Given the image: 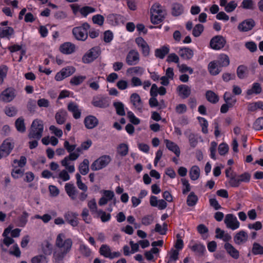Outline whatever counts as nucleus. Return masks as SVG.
<instances>
[{
  "label": "nucleus",
  "instance_id": "obj_55",
  "mask_svg": "<svg viewBox=\"0 0 263 263\" xmlns=\"http://www.w3.org/2000/svg\"><path fill=\"white\" fill-rule=\"evenodd\" d=\"M247 71V68L243 65H240L237 69V75L238 77L242 79L245 78Z\"/></svg>",
  "mask_w": 263,
  "mask_h": 263
},
{
  "label": "nucleus",
  "instance_id": "obj_1",
  "mask_svg": "<svg viewBox=\"0 0 263 263\" xmlns=\"http://www.w3.org/2000/svg\"><path fill=\"white\" fill-rule=\"evenodd\" d=\"M73 244L71 238L65 239L63 233H60L57 236L55 245L56 248L53 252V259L56 263H60L70 251Z\"/></svg>",
  "mask_w": 263,
  "mask_h": 263
},
{
  "label": "nucleus",
  "instance_id": "obj_7",
  "mask_svg": "<svg viewBox=\"0 0 263 263\" xmlns=\"http://www.w3.org/2000/svg\"><path fill=\"white\" fill-rule=\"evenodd\" d=\"M80 154L76 152H71L69 156L65 157L61 162L62 166L65 167L66 169L70 173L75 171L74 165H69L70 161H74L79 157Z\"/></svg>",
  "mask_w": 263,
  "mask_h": 263
},
{
  "label": "nucleus",
  "instance_id": "obj_48",
  "mask_svg": "<svg viewBox=\"0 0 263 263\" xmlns=\"http://www.w3.org/2000/svg\"><path fill=\"white\" fill-rule=\"evenodd\" d=\"M86 77L85 76H77L72 77L70 83L74 85H79L81 84L85 79Z\"/></svg>",
  "mask_w": 263,
  "mask_h": 263
},
{
  "label": "nucleus",
  "instance_id": "obj_42",
  "mask_svg": "<svg viewBox=\"0 0 263 263\" xmlns=\"http://www.w3.org/2000/svg\"><path fill=\"white\" fill-rule=\"evenodd\" d=\"M262 88L260 84L258 83H254L252 88L247 91L248 95H251L253 93L259 94L261 92Z\"/></svg>",
  "mask_w": 263,
  "mask_h": 263
},
{
  "label": "nucleus",
  "instance_id": "obj_53",
  "mask_svg": "<svg viewBox=\"0 0 263 263\" xmlns=\"http://www.w3.org/2000/svg\"><path fill=\"white\" fill-rule=\"evenodd\" d=\"M229 183L232 187H238L240 184V182L237 176L235 175H231V177L229 179Z\"/></svg>",
  "mask_w": 263,
  "mask_h": 263
},
{
  "label": "nucleus",
  "instance_id": "obj_46",
  "mask_svg": "<svg viewBox=\"0 0 263 263\" xmlns=\"http://www.w3.org/2000/svg\"><path fill=\"white\" fill-rule=\"evenodd\" d=\"M241 7L245 9L253 10L255 8V4L253 0H243Z\"/></svg>",
  "mask_w": 263,
  "mask_h": 263
},
{
  "label": "nucleus",
  "instance_id": "obj_23",
  "mask_svg": "<svg viewBox=\"0 0 263 263\" xmlns=\"http://www.w3.org/2000/svg\"><path fill=\"white\" fill-rule=\"evenodd\" d=\"M178 54L180 57L186 60H190L194 55L193 50L187 47H183L180 48Z\"/></svg>",
  "mask_w": 263,
  "mask_h": 263
},
{
  "label": "nucleus",
  "instance_id": "obj_10",
  "mask_svg": "<svg viewBox=\"0 0 263 263\" xmlns=\"http://www.w3.org/2000/svg\"><path fill=\"white\" fill-rule=\"evenodd\" d=\"M226 43V40L222 36L216 35L211 40L210 46L214 50H219L224 46Z\"/></svg>",
  "mask_w": 263,
  "mask_h": 263
},
{
  "label": "nucleus",
  "instance_id": "obj_11",
  "mask_svg": "<svg viewBox=\"0 0 263 263\" xmlns=\"http://www.w3.org/2000/svg\"><path fill=\"white\" fill-rule=\"evenodd\" d=\"M139 53L136 50H130L126 57V62L129 66L137 65L139 63Z\"/></svg>",
  "mask_w": 263,
  "mask_h": 263
},
{
  "label": "nucleus",
  "instance_id": "obj_62",
  "mask_svg": "<svg viewBox=\"0 0 263 263\" xmlns=\"http://www.w3.org/2000/svg\"><path fill=\"white\" fill-rule=\"evenodd\" d=\"M5 114L9 117H13L17 114V109L14 106L6 107L5 109Z\"/></svg>",
  "mask_w": 263,
  "mask_h": 263
},
{
  "label": "nucleus",
  "instance_id": "obj_52",
  "mask_svg": "<svg viewBox=\"0 0 263 263\" xmlns=\"http://www.w3.org/2000/svg\"><path fill=\"white\" fill-rule=\"evenodd\" d=\"M204 27L202 24H198L195 25L192 31L193 35L195 37H198L203 32Z\"/></svg>",
  "mask_w": 263,
  "mask_h": 263
},
{
  "label": "nucleus",
  "instance_id": "obj_60",
  "mask_svg": "<svg viewBox=\"0 0 263 263\" xmlns=\"http://www.w3.org/2000/svg\"><path fill=\"white\" fill-rule=\"evenodd\" d=\"M127 117L129 120V121L134 124V125H138L140 123V120L136 117L134 113L130 111L127 112Z\"/></svg>",
  "mask_w": 263,
  "mask_h": 263
},
{
  "label": "nucleus",
  "instance_id": "obj_3",
  "mask_svg": "<svg viewBox=\"0 0 263 263\" xmlns=\"http://www.w3.org/2000/svg\"><path fill=\"white\" fill-rule=\"evenodd\" d=\"M44 129L43 122L39 119L34 120L32 124L28 134L30 139L39 140L42 136Z\"/></svg>",
  "mask_w": 263,
  "mask_h": 263
},
{
  "label": "nucleus",
  "instance_id": "obj_41",
  "mask_svg": "<svg viewBox=\"0 0 263 263\" xmlns=\"http://www.w3.org/2000/svg\"><path fill=\"white\" fill-rule=\"evenodd\" d=\"M198 200V197L194 192H191L188 195L186 199V203L188 206H194L197 202Z\"/></svg>",
  "mask_w": 263,
  "mask_h": 263
},
{
  "label": "nucleus",
  "instance_id": "obj_20",
  "mask_svg": "<svg viewBox=\"0 0 263 263\" xmlns=\"http://www.w3.org/2000/svg\"><path fill=\"white\" fill-rule=\"evenodd\" d=\"M67 109L69 111L72 112L74 119H78L81 117V112L77 103L73 102H69L67 105Z\"/></svg>",
  "mask_w": 263,
  "mask_h": 263
},
{
  "label": "nucleus",
  "instance_id": "obj_24",
  "mask_svg": "<svg viewBox=\"0 0 263 263\" xmlns=\"http://www.w3.org/2000/svg\"><path fill=\"white\" fill-rule=\"evenodd\" d=\"M84 124L88 129H92L98 124V120L93 116H88L84 119Z\"/></svg>",
  "mask_w": 263,
  "mask_h": 263
},
{
  "label": "nucleus",
  "instance_id": "obj_19",
  "mask_svg": "<svg viewBox=\"0 0 263 263\" xmlns=\"http://www.w3.org/2000/svg\"><path fill=\"white\" fill-rule=\"evenodd\" d=\"M248 239V234L241 230L237 233L234 236V241L237 245H241L247 241Z\"/></svg>",
  "mask_w": 263,
  "mask_h": 263
},
{
  "label": "nucleus",
  "instance_id": "obj_17",
  "mask_svg": "<svg viewBox=\"0 0 263 263\" xmlns=\"http://www.w3.org/2000/svg\"><path fill=\"white\" fill-rule=\"evenodd\" d=\"M135 42L138 46L141 49L143 56H148L149 53V47L144 40L141 37H138L136 39Z\"/></svg>",
  "mask_w": 263,
  "mask_h": 263
},
{
  "label": "nucleus",
  "instance_id": "obj_34",
  "mask_svg": "<svg viewBox=\"0 0 263 263\" xmlns=\"http://www.w3.org/2000/svg\"><path fill=\"white\" fill-rule=\"evenodd\" d=\"M169 51V48L164 46L160 48L156 49L155 51V54L156 57L163 59L168 53Z\"/></svg>",
  "mask_w": 263,
  "mask_h": 263
},
{
  "label": "nucleus",
  "instance_id": "obj_43",
  "mask_svg": "<svg viewBox=\"0 0 263 263\" xmlns=\"http://www.w3.org/2000/svg\"><path fill=\"white\" fill-rule=\"evenodd\" d=\"M113 105L116 108V112L118 115L123 116L125 115L124 105L122 102H115L114 103Z\"/></svg>",
  "mask_w": 263,
  "mask_h": 263
},
{
  "label": "nucleus",
  "instance_id": "obj_47",
  "mask_svg": "<svg viewBox=\"0 0 263 263\" xmlns=\"http://www.w3.org/2000/svg\"><path fill=\"white\" fill-rule=\"evenodd\" d=\"M252 252L254 255H263V247L257 242L253 244Z\"/></svg>",
  "mask_w": 263,
  "mask_h": 263
},
{
  "label": "nucleus",
  "instance_id": "obj_26",
  "mask_svg": "<svg viewBox=\"0 0 263 263\" xmlns=\"http://www.w3.org/2000/svg\"><path fill=\"white\" fill-rule=\"evenodd\" d=\"M179 95L183 99L187 98L191 93V87L186 85H180L177 87Z\"/></svg>",
  "mask_w": 263,
  "mask_h": 263
},
{
  "label": "nucleus",
  "instance_id": "obj_32",
  "mask_svg": "<svg viewBox=\"0 0 263 263\" xmlns=\"http://www.w3.org/2000/svg\"><path fill=\"white\" fill-rule=\"evenodd\" d=\"M67 112L66 110L61 109L59 110L55 115L56 122L59 124H63L67 119Z\"/></svg>",
  "mask_w": 263,
  "mask_h": 263
},
{
  "label": "nucleus",
  "instance_id": "obj_45",
  "mask_svg": "<svg viewBox=\"0 0 263 263\" xmlns=\"http://www.w3.org/2000/svg\"><path fill=\"white\" fill-rule=\"evenodd\" d=\"M183 12V6L180 4H174L172 7V14L174 16H179Z\"/></svg>",
  "mask_w": 263,
  "mask_h": 263
},
{
  "label": "nucleus",
  "instance_id": "obj_51",
  "mask_svg": "<svg viewBox=\"0 0 263 263\" xmlns=\"http://www.w3.org/2000/svg\"><path fill=\"white\" fill-rule=\"evenodd\" d=\"M76 178L77 179V185L78 188L84 192H86L87 190V186L82 182L81 175L77 173L76 175Z\"/></svg>",
  "mask_w": 263,
  "mask_h": 263
},
{
  "label": "nucleus",
  "instance_id": "obj_38",
  "mask_svg": "<svg viewBox=\"0 0 263 263\" xmlns=\"http://www.w3.org/2000/svg\"><path fill=\"white\" fill-rule=\"evenodd\" d=\"M205 97L209 102L213 104L216 103L219 100L218 96L212 90H208L206 92Z\"/></svg>",
  "mask_w": 263,
  "mask_h": 263
},
{
  "label": "nucleus",
  "instance_id": "obj_56",
  "mask_svg": "<svg viewBox=\"0 0 263 263\" xmlns=\"http://www.w3.org/2000/svg\"><path fill=\"white\" fill-rule=\"evenodd\" d=\"M79 251L80 253L85 257H88L91 254V251L89 248L84 244L80 245Z\"/></svg>",
  "mask_w": 263,
  "mask_h": 263
},
{
  "label": "nucleus",
  "instance_id": "obj_33",
  "mask_svg": "<svg viewBox=\"0 0 263 263\" xmlns=\"http://www.w3.org/2000/svg\"><path fill=\"white\" fill-rule=\"evenodd\" d=\"M215 61L218 64L219 67H227L230 64V59L225 54H220L217 59Z\"/></svg>",
  "mask_w": 263,
  "mask_h": 263
},
{
  "label": "nucleus",
  "instance_id": "obj_40",
  "mask_svg": "<svg viewBox=\"0 0 263 263\" xmlns=\"http://www.w3.org/2000/svg\"><path fill=\"white\" fill-rule=\"evenodd\" d=\"M14 242V240L12 238L9 236L4 237V239L2 240V242L0 245L1 248L3 251L6 252L7 251V248H5L4 246L8 247L10 245L13 243Z\"/></svg>",
  "mask_w": 263,
  "mask_h": 263
},
{
  "label": "nucleus",
  "instance_id": "obj_22",
  "mask_svg": "<svg viewBox=\"0 0 263 263\" xmlns=\"http://www.w3.org/2000/svg\"><path fill=\"white\" fill-rule=\"evenodd\" d=\"M224 248L227 253L234 259H237L239 257V251L231 243L226 242L224 245Z\"/></svg>",
  "mask_w": 263,
  "mask_h": 263
},
{
  "label": "nucleus",
  "instance_id": "obj_6",
  "mask_svg": "<svg viewBox=\"0 0 263 263\" xmlns=\"http://www.w3.org/2000/svg\"><path fill=\"white\" fill-rule=\"evenodd\" d=\"M110 161L111 158L109 156H102L96 160L91 164L90 168L94 171L101 170L106 167L109 163Z\"/></svg>",
  "mask_w": 263,
  "mask_h": 263
},
{
  "label": "nucleus",
  "instance_id": "obj_8",
  "mask_svg": "<svg viewBox=\"0 0 263 263\" xmlns=\"http://www.w3.org/2000/svg\"><path fill=\"white\" fill-rule=\"evenodd\" d=\"M100 53L101 51L99 47H93L83 57L82 61L84 63H89L96 59Z\"/></svg>",
  "mask_w": 263,
  "mask_h": 263
},
{
  "label": "nucleus",
  "instance_id": "obj_21",
  "mask_svg": "<svg viewBox=\"0 0 263 263\" xmlns=\"http://www.w3.org/2000/svg\"><path fill=\"white\" fill-rule=\"evenodd\" d=\"M92 104L97 107L106 108L109 105V101L107 98H97L93 99Z\"/></svg>",
  "mask_w": 263,
  "mask_h": 263
},
{
  "label": "nucleus",
  "instance_id": "obj_44",
  "mask_svg": "<svg viewBox=\"0 0 263 263\" xmlns=\"http://www.w3.org/2000/svg\"><path fill=\"white\" fill-rule=\"evenodd\" d=\"M15 127L19 132L24 133L26 130L24 120L22 117L18 118L15 122Z\"/></svg>",
  "mask_w": 263,
  "mask_h": 263
},
{
  "label": "nucleus",
  "instance_id": "obj_50",
  "mask_svg": "<svg viewBox=\"0 0 263 263\" xmlns=\"http://www.w3.org/2000/svg\"><path fill=\"white\" fill-rule=\"evenodd\" d=\"M128 145L124 143L120 144L117 148L118 153L122 156H126L128 153Z\"/></svg>",
  "mask_w": 263,
  "mask_h": 263
},
{
  "label": "nucleus",
  "instance_id": "obj_58",
  "mask_svg": "<svg viewBox=\"0 0 263 263\" xmlns=\"http://www.w3.org/2000/svg\"><path fill=\"white\" fill-rule=\"evenodd\" d=\"M92 20L93 23L102 26L104 23V18L100 14H97L92 16Z\"/></svg>",
  "mask_w": 263,
  "mask_h": 263
},
{
  "label": "nucleus",
  "instance_id": "obj_13",
  "mask_svg": "<svg viewBox=\"0 0 263 263\" xmlns=\"http://www.w3.org/2000/svg\"><path fill=\"white\" fill-rule=\"evenodd\" d=\"M15 89L9 87L4 90L0 95V100L5 102L11 101L15 97Z\"/></svg>",
  "mask_w": 263,
  "mask_h": 263
},
{
  "label": "nucleus",
  "instance_id": "obj_37",
  "mask_svg": "<svg viewBox=\"0 0 263 263\" xmlns=\"http://www.w3.org/2000/svg\"><path fill=\"white\" fill-rule=\"evenodd\" d=\"M89 161L87 159H84L83 162L81 163L79 166L80 173L82 175H86L89 172Z\"/></svg>",
  "mask_w": 263,
  "mask_h": 263
},
{
  "label": "nucleus",
  "instance_id": "obj_63",
  "mask_svg": "<svg viewBox=\"0 0 263 263\" xmlns=\"http://www.w3.org/2000/svg\"><path fill=\"white\" fill-rule=\"evenodd\" d=\"M23 174L24 170L19 168H15L13 169L11 172L12 176L15 179L21 177Z\"/></svg>",
  "mask_w": 263,
  "mask_h": 263
},
{
  "label": "nucleus",
  "instance_id": "obj_64",
  "mask_svg": "<svg viewBox=\"0 0 263 263\" xmlns=\"http://www.w3.org/2000/svg\"><path fill=\"white\" fill-rule=\"evenodd\" d=\"M245 47L251 52H254L257 50V45L253 41L246 42Z\"/></svg>",
  "mask_w": 263,
  "mask_h": 263
},
{
  "label": "nucleus",
  "instance_id": "obj_5",
  "mask_svg": "<svg viewBox=\"0 0 263 263\" xmlns=\"http://www.w3.org/2000/svg\"><path fill=\"white\" fill-rule=\"evenodd\" d=\"M14 140L11 138L5 139L0 146V159L8 156L14 147Z\"/></svg>",
  "mask_w": 263,
  "mask_h": 263
},
{
  "label": "nucleus",
  "instance_id": "obj_31",
  "mask_svg": "<svg viewBox=\"0 0 263 263\" xmlns=\"http://www.w3.org/2000/svg\"><path fill=\"white\" fill-rule=\"evenodd\" d=\"M208 69L211 74L216 76L221 71V67L215 61L211 62L208 65Z\"/></svg>",
  "mask_w": 263,
  "mask_h": 263
},
{
  "label": "nucleus",
  "instance_id": "obj_39",
  "mask_svg": "<svg viewBox=\"0 0 263 263\" xmlns=\"http://www.w3.org/2000/svg\"><path fill=\"white\" fill-rule=\"evenodd\" d=\"M190 177L192 180H197L200 176V169L197 165H194L190 171Z\"/></svg>",
  "mask_w": 263,
  "mask_h": 263
},
{
  "label": "nucleus",
  "instance_id": "obj_59",
  "mask_svg": "<svg viewBox=\"0 0 263 263\" xmlns=\"http://www.w3.org/2000/svg\"><path fill=\"white\" fill-rule=\"evenodd\" d=\"M253 128L256 130L263 129V117L258 118L253 124Z\"/></svg>",
  "mask_w": 263,
  "mask_h": 263
},
{
  "label": "nucleus",
  "instance_id": "obj_9",
  "mask_svg": "<svg viewBox=\"0 0 263 263\" xmlns=\"http://www.w3.org/2000/svg\"><path fill=\"white\" fill-rule=\"evenodd\" d=\"M224 222L227 228L232 230L238 229L240 226V223L238 221L236 217L232 214L226 215Z\"/></svg>",
  "mask_w": 263,
  "mask_h": 263
},
{
  "label": "nucleus",
  "instance_id": "obj_15",
  "mask_svg": "<svg viewBox=\"0 0 263 263\" xmlns=\"http://www.w3.org/2000/svg\"><path fill=\"white\" fill-rule=\"evenodd\" d=\"M130 101L134 107L140 112H142L143 103L140 96L137 93H133L130 97Z\"/></svg>",
  "mask_w": 263,
  "mask_h": 263
},
{
  "label": "nucleus",
  "instance_id": "obj_18",
  "mask_svg": "<svg viewBox=\"0 0 263 263\" xmlns=\"http://www.w3.org/2000/svg\"><path fill=\"white\" fill-rule=\"evenodd\" d=\"M78 214L72 212H68L64 214L66 221L72 227H76L78 224L77 217Z\"/></svg>",
  "mask_w": 263,
  "mask_h": 263
},
{
  "label": "nucleus",
  "instance_id": "obj_4",
  "mask_svg": "<svg viewBox=\"0 0 263 263\" xmlns=\"http://www.w3.org/2000/svg\"><path fill=\"white\" fill-rule=\"evenodd\" d=\"M89 29H90V25L87 23H84L82 26L74 27L72 32L77 40L84 41L88 37Z\"/></svg>",
  "mask_w": 263,
  "mask_h": 263
},
{
  "label": "nucleus",
  "instance_id": "obj_54",
  "mask_svg": "<svg viewBox=\"0 0 263 263\" xmlns=\"http://www.w3.org/2000/svg\"><path fill=\"white\" fill-rule=\"evenodd\" d=\"M81 14L86 17L89 13H93L96 11V9L89 6H85L79 10Z\"/></svg>",
  "mask_w": 263,
  "mask_h": 263
},
{
  "label": "nucleus",
  "instance_id": "obj_14",
  "mask_svg": "<svg viewBox=\"0 0 263 263\" xmlns=\"http://www.w3.org/2000/svg\"><path fill=\"white\" fill-rule=\"evenodd\" d=\"M255 25V21L252 18H249L239 23L237 28L241 32H247L252 30Z\"/></svg>",
  "mask_w": 263,
  "mask_h": 263
},
{
  "label": "nucleus",
  "instance_id": "obj_12",
  "mask_svg": "<svg viewBox=\"0 0 263 263\" xmlns=\"http://www.w3.org/2000/svg\"><path fill=\"white\" fill-rule=\"evenodd\" d=\"M75 70L76 69L72 66H68L64 68L56 74L55 79L58 81H61L72 75L75 72Z\"/></svg>",
  "mask_w": 263,
  "mask_h": 263
},
{
  "label": "nucleus",
  "instance_id": "obj_25",
  "mask_svg": "<svg viewBox=\"0 0 263 263\" xmlns=\"http://www.w3.org/2000/svg\"><path fill=\"white\" fill-rule=\"evenodd\" d=\"M189 248L194 252L196 255L202 256L203 255L205 251V246L201 243L195 242L192 246L190 245Z\"/></svg>",
  "mask_w": 263,
  "mask_h": 263
},
{
  "label": "nucleus",
  "instance_id": "obj_28",
  "mask_svg": "<svg viewBox=\"0 0 263 263\" xmlns=\"http://www.w3.org/2000/svg\"><path fill=\"white\" fill-rule=\"evenodd\" d=\"M65 189L67 195L73 200L76 199L78 190L73 183H66Z\"/></svg>",
  "mask_w": 263,
  "mask_h": 263
},
{
  "label": "nucleus",
  "instance_id": "obj_36",
  "mask_svg": "<svg viewBox=\"0 0 263 263\" xmlns=\"http://www.w3.org/2000/svg\"><path fill=\"white\" fill-rule=\"evenodd\" d=\"M42 250L45 255H50L53 251L52 244L48 241H44L42 245Z\"/></svg>",
  "mask_w": 263,
  "mask_h": 263
},
{
  "label": "nucleus",
  "instance_id": "obj_61",
  "mask_svg": "<svg viewBox=\"0 0 263 263\" xmlns=\"http://www.w3.org/2000/svg\"><path fill=\"white\" fill-rule=\"evenodd\" d=\"M47 258L45 255H39L33 257L31 259L32 263H43L44 261L47 262Z\"/></svg>",
  "mask_w": 263,
  "mask_h": 263
},
{
  "label": "nucleus",
  "instance_id": "obj_57",
  "mask_svg": "<svg viewBox=\"0 0 263 263\" xmlns=\"http://www.w3.org/2000/svg\"><path fill=\"white\" fill-rule=\"evenodd\" d=\"M154 217L152 215H147L144 216L141 219L142 224L144 226H148L153 223Z\"/></svg>",
  "mask_w": 263,
  "mask_h": 263
},
{
  "label": "nucleus",
  "instance_id": "obj_29",
  "mask_svg": "<svg viewBox=\"0 0 263 263\" xmlns=\"http://www.w3.org/2000/svg\"><path fill=\"white\" fill-rule=\"evenodd\" d=\"M216 238L222 239L223 241L228 242L231 239V236L224 231L221 230L219 228H217L215 230Z\"/></svg>",
  "mask_w": 263,
  "mask_h": 263
},
{
  "label": "nucleus",
  "instance_id": "obj_30",
  "mask_svg": "<svg viewBox=\"0 0 263 263\" xmlns=\"http://www.w3.org/2000/svg\"><path fill=\"white\" fill-rule=\"evenodd\" d=\"M164 142L166 147L170 151L174 153L177 157L179 156L180 153V149L179 146L175 143L167 139H165Z\"/></svg>",
  "mask_w": 263,
  "mask_h": 263
},
{
  "label": "nucleus",
  "instance_id": "obj_27",
  "mask_svg": "<svg viewBox=\"0 0 263 263\" xmlns=\"http://www.w3.org/2000/svg\"><path fill=\"white\" fill-rule=\"evenodd\" d=\"M76 46L73 44L66 42L60 46V50L63 53L69 54L73 52Z\"/></svg>",
  "mask_w": 263,
  "mask_h": 263
},
{
  "label": "nucleus",
  "instance_id": "obj_49",
  "mask_svg": "<svg viewBox=\"0 0 263 263\" xmlns=\"http://www.w3.org/2000/svg\"><path fill=\"white\" fill-rule=\"evenodd\" d=\"M100 253L105 257L109 258L111 250L109 247L106 245H102L100 248Z\"/></svg>",
  "mask_w": 263,
  "mask_h": 263
},
{
  "label": "nucleus",
  "instance_id": "obj_16",
  "mask_svg": "<svg viewBox=\"0 0 263 263\" xmlns=\"http://www.w3.org/2000/svg\"><path fill=\"white\" fill-rule=\"evenodd\" d=\"M184 134L188 139L191 147L195 148L198 143V135L192 132L191 130L190 129L185 130L184 132Z\"/></svg>",
  "mask_w": 263,
  "mask_h": 263
},
{
  "label": "nucleus",
  "instance_id": "obj_2",
  "mask_svg": "<svg viewBox=\"0 0 263 263\" xmlns=\"http://www.w3.org/2000/svg\"><path fill=\"white\" fill-rule=\"evenodd\" d=\"M151 22L154 24H158L163 20L166 12L162 9V7L158 4H154L151 9Z\"/></svg>",
  "mask_w": 263,
  "mask_h": 263
},
{
  "label": "nucleus",
  "instance_id": "obj_35",
  "mask_svg": "<svg viewBox=\"0 0 263 263\" xmlns=\"http://www.w3.org/2000/svg\"><path fill=\"white\" fill-rule=\"evenodd\" d=\"M14 33V30L11 27H0V37L9 38Z\"/></svg>",
  "mask_w": 263,
  "mask_h": 263
}]
</instances>
